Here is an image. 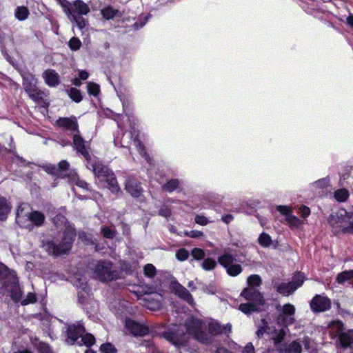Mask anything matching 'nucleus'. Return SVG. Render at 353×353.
I'll return each instance as SVG.
<instances>
[{"instance_id":"nucleus-1","label":"nucleus","mask_w":353,"mask_h":353,"mask_svg":"<svg viewBox=\"0 0 353 353\" xmlns=\"http://www.w3.org/2000/svg\"><path fill=\"white\" fill-rule=\"evenodd\" d=\"M223 333V325L216 321H212L207 325L203 321L188 318L183 325H180L174 332L166 331L163 336L175 345H184L190 337L199 343L210 345L214 336Z\"/></svg>"},{"instance_id":"nucleus-2","label":"nucleus","mask_w":353,"mask_h":353,"mask_svg":"<svg viewBox=\"0 0 353 353\" xmlns=\"http://www.w3.org/2000/svg\"><path fill=\"white\" fill-rule=\"evenodd\" d=\"M73 144L76 150L80 153L87 161L88 168L92 170L96 176H112L113 172L107 166L104 165L95 157H92L89 153V148L85 145V141L78 134L73 135Z\"/></svg>"},{"instance_id":"nucleus-3","label":"nucleus","mask_w":353,"mask_h":353,"mask_svg":"<svg viewBox=\"0 0 353 353\" xmlns=\"http://www.w3.org/2000/svg\"><path fill=\"white\" fill-rule=\"evenodd\" d=\"M76 236L75 230L68 227L63 232V236L61 243H57L53 241L43 242V248L49 253L59 256L66 253L71 248V245Z\"/></svg>"},{"instance_id":"nucleus-4","label":"nucleus","mask_w":353,"mask_h":353,"mask_svg":"<svg viewBox=\"0 0 353 353\" xmlns=\"http://www.w3.org/2000/svg\"><path fill=\"white\" fill-rule=\"evenodd\" d=\"M30 205L27 203L21 204L17 210L16 221L22 227H28L29 223H34L39 226L41 225L44 220V215L38 211L30 212Z\"/></svg>"},{"instance_id":"nucleus-5","label":"nucleus","mask_w":353,"mask_h":353,"mask_svg":"<svg viewBox=\"0 0 353 353\" xmlns=\"http://www.w3.org/2000/svg\"><path fill=\"white\" fill-rule=\"evenodd\" d=\"M85 328L81 322L69 325L67 329V336L65 341L68 344L72 345L80 336L81 337V342L87 346L90 347L95 343V338L91 334H85Z\"/></svg>"},{"instance_id":"nucleus-6","label":"nucleus","mask_w":353,"mask_h":353,"mask_svg":"<svg viewBox=\"0 0 353 353\" xmlns=\"http://www.w3.org/2000/svg\"><path fill=\"white\" fill-rule=\"evenodd\" d=\"M234 261L241 262L236 259V255L230 248L223 250V254L218 257V263L225 270L227 274L230 276L239 275L243 268L240 264L234 263Z\"/></svg>"},{"instance_id":"nucleus-7","label":"nucleus","mask_w":353,"mask_h":353,"mask_svg":"<svg viewBox=\"0 0 353 353\" xmlns=\"http://www.w3.org/2000/svg\"><path fill=\"white\" fill-rule=\"evenodd\" d=\"M91 268L93 270L94 278L101 281L106 282L115 280L119 276V272L113 269L112 263L110 261H99Z\"/></svg>"},{"instance_id":"nucleus-8","label":"nucleus","mask_w":353,"mask_h":353,"mask_svg":"<svg viewBox=\"0 0 353 353\" xmlns=\"http://www.w3.org/2000/svg\"><path fill=\"white\" fill-rule=\"evenodd\" d=\"M328 222L335 233L349 232V223H351V214L345 210L341 209L335 214H331Z\"/></svg>"},{"instance_id":"nucleus-9","label":"nucleus","mask_w":353,"mask_h":353,"mask_svg":"<svg viewBox=\"0 0 353 353\" xmlns=\"http://www.w3.org/2000/svg\"><path fill=\"white\" fill-rule=\"evenodd\" d=\"M23 86L28 96L34 101L39 102L43 99V92L37 86V79L30 72H24L22 74Z\"/></svg>"},{"instance_id":"nucleus-10","label":"nucleus","mask_w":353,"mask_h":353,"mask_svg":"<svg viewBox=\"0 0 353 353\" xmlns=\"http://www.w3.org/2000/svg\"><path fill=\"white\" fill-rule=\"evenodd\" d=\"M304 279L305 277L303 274L298 273L293 276L292 281L276 283L274 288L278 293L283 296H288L302 285Z\"/></svg>"},{"instance_id":"nucleus-11","label":"nucleus","mask_w":353,"mask_h":353,"mask_svg":"<svg viewBox=\"0 0 353 353\" xmlns=\"http://www.w3.org/2000/svg\"><path fill=\"white\" fill-rule=\"evenodd\" d=\"M279 311L278 322L282 325L288 326L294 323L295 307L293 305L288 303L283 306L277 307Z\"/></svg>"},{"instance_id":"nucleus-12","label":"nucleus","mask_w":353,"mask_h":353,"mask_svg":"<svg viewBox=\"0 0 353 353\" xmlns=\"http://www.w3.org/2000/svg\"><path fill=\"white\" fill-rule=\"evenodd\" d=\"M331 307L330 300L321 295H316L310 303L311 310L314 312H322L328 310Z\"/></svg>"},{"instance_id":"nucleus-13","label":"nucleus","mask_w":353,"mask_h":353,"mask_svg":"<svg viewBox=\"0 0 353 353\" xmlns=\"http://www.w3.org/2000/svg\"><path fill=\"white\" fill-rule=\"evenodd\" d=\"M56 124L59 128L74 132V134L80 132L77 119L74 116L70 117H60L57 120Z\"/></svg>"},{"instance_id":"nucleus-14","label":"nucleus","mask_w":353,"mask_h":353,"mask_svg":"<svg viewBox=\"0 0 353 353\" xmlns=\"http://www.w3.org/2000/svg\"><path fill=\"white\" fill-rule=\"evenodd\" d=\"M171 289L176 295L186 301L190 305L194 304V299L189 291L177 281L171 283Z\"/></svg>"},{"instance_id":"nucleus-15","label":"nucleus","mask_w":353,"mask_h":353,"mask_svg":"<svg viewBox=\"0 0 353 353\" xmlns=\"http://www.w3.org/2000/svg\"><path fill=\"white\" fill-rule=\"evenodd\" d=\"M125 328L133 335L143 336L148 334V327L141 325L136 321L126 319L125 322Z\"/></svg>"},{"instance_id":"nucleus-16","label":"nucleus","mask_w":353,"mask_h":353,"mask_svg":"<svg viewBox=\"0 0 353 353\" xmlns=\"http://www.w3.org/2000/svg\"><path fill=\"white\" fill-rule=\"evenodd\" d=\"M8 276L16 277L14 272L10 270L5 265L0 264V295L6 294L8 285H10Z\"/></svg>"},{"instance_id":"nucleus-17","label":"nucleus","mask_w":353,"mask_h":353,"mask_svg":"<svg viewBox=\"0 0 353 353\" xmlns=\"http://www.w3.org/2000/svg\"><path fill=\"white\" fill-rule=\"evenodd\" d=\"M241 295L246 300L252 301L256 305H263L264 300L260 292L254 288H247L244 289Z\"/></svg>"},{"instance_id":"nucleus-18","label":"nucleus","mask_w":353,"mask_h":353,"mask_svg":"<svg viewBox=\"0 0 353 353\" xmlns=\"http://www.w3.org/2000/svg\"><path fill=\"white\" fill-rule=\"evenodd\" d=\"M69 163L65 160H63L60 161L57 165L51 163H46L41 165V168L48 174L57 175L63 172L67 171L69 169Z\"/></svg>"},{"instance_id":"nucleus-19","label":"nucleus","mask_w":353,"mask_h":353,"mask_svg":"<svg viewBox=\"0 0 353 353\" xmlns=\"http://www.w3.org/2000/svg\"><path fill=\"white\" fill-rule=\"evenodd\" d=\"M8 281L10 282V285H8V288L6 290V294H10L11 299L14 302H19L21 299L22 292L19 286L17 278L8 276Z\"/></svg>"},{"instance_id":"nucleus-20","label":"nucleus","mask_w":353,"mask_h":353,"mask_svg":"<svg viewBox=\"0 0 353 353\" xmlns=\"http://www.w3.org/2000/svg\"><path fill=\"white\" fill-rule=\"evenodd\" d=\"M329 333L332 339L337 338V343L340 341V336L345 333L343 332V323L340 321H332L328 325Z\"/></svg>"},{"instance_id":"nucleus-21","label":"nucleus","mask_w":353,"mask_h":353,"mask_svg":"<svg viewBox=\"0 0 353 353\" xmlns=\"http://www.w3.org/2000/svg\"><path fill=\"white\" fill-rule=\"evenodd\" d=\"M68 10H66V8L63 9L68 19L71 22H74L80 30L84 28L87 25L88 22L82 17H78L77 15L74 14V13H72V4L70 2L68 6Z\"/></svg>"},{"instance_id":"nucleus-22","label":"nucleus","mask_w":353,"mask_h":353,"mask_svg":"<svg viewBox=\"0 0 353 353\" xmlns=\"http://www.w3.org/2000/svg\"><path fill=\"white\" fill-rule=\"evenodd\" d=\"M43 78L45 83L50 87H55L60 83L59 75L52 69L46 70L43 73Z\"/></svg>"},{"instance_id":"nucleus-23","label":"nucleus","mask_w":353,"mask_h":353,"mask_svg":"<svg viewBox=\"0 0 353 353\" xmlns=\"http://www.w3.org/2000/svg\"><path fill=\"white\" fill-rule=\"evenodd\" d=\"M126 190L134 197H138L142 192V188L134 178H129L125 181Z\"/></svg>"},{"instance_id":"nucleus-24","label":"nucleus","mask_w":353,"mask_h":353,"mask_svg":"<svg viewBox=\"0 0 353 353\" xmlns=\"http://www.w3.org/2000/svg\"><path fill=\"white\" fill-rule=\"evenodd\" d=\"M71 4L72 13L76 15H86L90 11L89 6L82 0H75Z\"/></svg>"},{"instance_id":"nucleus-25","label":"nucleus","mask_w":353,"mask_h":353,"mask_svg":"<svg viewBox=\"0 0 353 353\" xmlns=\"http://www.w3.org/2000/svg\"><path fill=\"white\" fill-rule=\"evenodd\" d=\"M10 210V203L5 197L0 195V221H3L7 219Z\"/></svg>"},{"instance_id":"nucleus-26","label":"nucleus","mask_w":353,"mask_h":353,"mask_svg":"<svg viewBox=\"0 0 353 353\" xmlns=\"http://www.w3.org/2000/svg\"><path fill=\"white\" fill-rule=\"evenodd\" d=\"M339 345L343 348L353 345V329H350L341 335Z\"/></svg>"},{"instance_id":"nucleus-27","label":"nucleus","mask_w":353,"mask_h":353,"mask_svg":"<svg viewBox=\"0 0 353 353\" xmlns=\"http://www.w3.org/2000/svg\"><path fill=\"white\" fill-rule=\"evenodd\" d=\"M353 279V270H345L337 274L336 281L339 284H344L346 282L350 283Z\"/></svg>"},{"instance_id":"nucleus-28","label":"nucleus","mask_w":353,"mask_h":353,"mask_svg":"<svg viewBox=\"0 0 353 353\" xmlns=\"http://www.w3.org/2000/svg\"><path fill=\"white\" fill-rule=\"evenodd\" d=\"M288 225L292 230L299 229L302 227L303 221L299 219L297 216L292 214H288L286 217Z\"/></svg>"},{"instance_id":"nucleus-29","label":"nucleus","mask_w":353,"mask_h":353,"mask_svg":"<svg viewBox=\"0 0 353 353\" xmlns=\"http://www.w3.org/2000/svg\"><path fill=\"white\" fill-rule=\"evenodd\" d=\"M285 335L286 331L283 328H281L279 330H275L274 335L272 336V339L276 348H279L281 343L283 341Z\"/></svg>"},{"instance_id":"nucleus-30","label":"nucleus","mask_w":353,"mask_h":353,"mask_svg":"<svg viewBox=\"0 0 353 353\" xmlns=\"http://www.w3.org/2000/svg\"><path fill=\"white\" fill-rule=\"evenodd\" d=\"M72 282L74 285L77 288H81L83 291H87L88 290L86 278L85 276L76 274L73 277Z\"/></svg>"},{"instance_id":"nucleus-31","label":"nucleus","mask_w":353,"mask_h":353,"mask_svg":"<svg viewBox=\"0 0 353 353\" xmlns=\"http://www.w3.org/2000/svg\"><path fill=\"white\" fill-rule=\"evenodd\" d=\"M29 14V10L26 6H19L15 10V17L20 21L26 19Z\"/></svg>"},{"instance_id":"nucleus-32","label":"nucleus","mask_w":353,"mask_h":353,"mask_svg":"<svg viewBox=\"0 0 353 353\" xmlns=\"http://www.w3.org/2000/svg\"><path fill=\"white\" fill-rule=\"evenodd\" d=\"M301 352H302V346L296 341H292L285 349V353H301Z\"/></svg>"},{"instance_id":"nucleus-33","label":"nucleus","mask_w":353,"mask_h":353,"mask_svg":"<svg viewBox=\"0 0 353 353\" xmlns=\"http://www.w3.org/2000/svg\"><path fill=\"white\" fill-rule=\"evenodd\" d=\"M258 242L262 247L268 248L271 245L272 241L271 236L268 234L263 232L259 236Z\"/></svg>"},{"instance_id":"nucleus-34","label":"nucleus","mask_w":353,"mask_h":353,"mask_svg":"<svg viewBox=\"0 0 353 353\" xmlns=\"http://www.w3.org/2000/svg\"><path fill=\"white\" fill-rule=\"evenodd\" d=\"M256 304L252 303H241L239 309L243 313L248 314L257 310Z\"/></svg>"},{"instance_id":"nucleus-35","label":"nucleus","mask_w":353,"mask_h":353,"mask_svg":"<svg viewBox=\"0 0 353 353\" xmlns=\"http://www.w3.org/2000/svg\"><path fill=\"white\" fill-rule=\"evenodd\" d=\"M216 261L210 257L205 259L201 263V267L205 271L212 270L216 268Z\"/></svg>"},{"instance_id":"nucleus-36","label":"nucleus","mask_w":353,"mask_h":353,"mask_svg":"<svg viewBox=\"0 0 353 353\" xmlns=\"http://www.w3.org/2000/svg\"><path fill=\"white\" fill-rule=\"evenodd\" d=\"M137 143V148L139 154L145 159V160L149 163L152 164V159L149 157L145 151V146L142 144V143L139 140L135 141Z\"/></svg>"},{"instance_id":"nucleus-37","label":"nucleus","mask_w":353,"mask_h":353,"mask_svg":"<svg viewBox=\"0 0 353 353\" xmlns=\"http://www.w3.org/2000/svg\"><path fill=\"white\" fill-rule=\"evenodd\" d=\"M334 197L338 201L343 202L349 197V192L346 189L341 188L335 191Z\"/></svg>"},{"instance_id":"nucleus-38","label":"nucleus","mask_w":353,"mask_h":353,"mask_svg":"<svg viewBox=\"0 0 353 353\" xmlns=\"http://www.w3.org/2000/svg\"><path fill=\"white\" fill-rule=\"evenodd\" d=\"M105 179L107 187L110 190L111 192L113 193L119 192L120 188L118 185L117 178H105Z\"/></svg>"},{"instance_id":"nucleus-39","label":"nucleus","mask_w":353,"mask_h":353,"mask_svg":"<svg viewBox=\"0 0 353 353\" xmlns=\"http://www.w3.org/2000/svg\"><path fill=\"white\" fill-rule=\"evenodd\" d=\"M247 282L250 286L249 288H254L255 286H259L262 283V280L259 275L253 274L248 278Z\"/></svg>"},{"instance_id":"nucleus-40","label":"nucleus","mask_w":353,"mask_h":353,"mask_svg":"<svg viewBox=\"0 0 353 353\" xmlns=\"http://www.w3.org/2000/svg\"><path fill=\"white\" fill-rule=\"evenodd\" d=\"M69 96L71 99L77 103H79L82 100V96L80 90L74 88H71L69 90Z\"/></svg>"},{"instance_id":"nucleus-41","label":"nucleus","mask_w":353,"mask_h":353,"mask_svg":"<svg viewBox=\"0 0 353 353\" xmlns=\"http://www.w3.org/2000/svg\"><path fill=\"white\" fill-rule=\"evenodd\" d=\"M34 345L40 353H52L50 347L46 343L39 341Z\"/></svg>"},{"instance_id":"nucleus-42","label":"nucleus","mask_w":353,"mask_h":353,"mask_svg":"<svg viewBox=\"0 0 353 353\" xmlns=\"http://www.w3.org/2000/svg\"><path fill=\"white\" fill-rule=\"evenodd\" d=\"M100 350L103 353H117L114 345L110 343H105L100 346Z\"/></svg>"},{"instance_id":"nucleus-43","label":"nucleus","mask_w":353,"mask_h":353,"mask_svg":"<svg viewBox=\"0 0 353 353\" xmlns=\"http://www.w3.org/2000/svg\"><path fill=\"white\" fill-rule=\"evenodd\" d=\"M117 10L111 7H107L101 10L103 17L106 19H112L117 14Z\"/></svg>"},{"instance_id":"nucleus-44","label":"nucleus","mask_w":353,"mask_h":353,"mask_svg":"<svg viewBox=\"0 0 353 353\" xmlns=\"http://www.w3.org/2000/svg\"><path fill=\"white\" fill-rule=\"evenodd\" d=\"M68 46L72 50L76 51L80 49L81 46V42L79 38L72 37L68 42Z\"/></svg>"},{"instance_id":"nucleus-45","label":"nucleus","mask_w":353,"mask_h":353,"mask_svg":"<svg viewBox=\"0 0 353 353\" xmlns=\"http://www.w3.org/2000/svg\"><path fill=\"white\" fill-rule=\"evenodd\" d=\"M88 92L90 94L94 97L97 96L100 92L99 85L95 83L90 82L88 83Z\"/></svg>"},{"instance_id":"nucleus-46","label":"nucleus","mask_w":353,"mask_h":353,"mask_svg":"<svg viewBox=\"0 0 353 353\" xmlns=\"http://www.w3.org/2000/svg\"><path fill=\"white\" fill-rule=\"evenodd\" d=\"M37 301V296L34 292H28L26 298L21 301L23 305H26L30 303H34Z\"/></svg>"},{"instance_id":"nucleus-47","label":"nucleus","mask_w":353,"mask_h":353,"mask_svg":"<svg viewBox=\"0 0 353 353\" xmlns=\"http://www.w3.org/2000/svg\"><path fill=\"white\" fill-rule=\"evenodd\" d=\"M189 252L185 248H181L176 252V258L180 261H184L189 257Z\"/></svg>"},{"instance_id":"nucleus-48","label":"nucleus","mask_w":353,"mask_h":353,"mask_svg":"<svg viewBox=\"0 0 353 353\" xmlns=\"http://www.w3.org/2000/svg\"><path fill=\"white\" fill-rule=\"evenodd\" d=\"M179 185V181L176 179H172L165 185H163V189L168 191H174Z\"/></svg>"},{"instance_id":"nucleus-49","label":"nucleus","mask_w":353,"mask_h":353,"mask_svg":"<svg viewBox=\"0 0 353 353\" xmlns=\"http://www.w3.org/2000/svg\"><path fill=\"white\" fill-rule=\"evenodd\" d=\"M144 274L148 277L153 278L156 275V268L151 263L145 265Z\"/></svg>"},{"instance_id":"nucleus-50","label":"nucleus","mask_w":353,"mask_h":353,"mask_svg":"<svg viewBox=\"0 0 353 353\" xmlns=\"http://www.w3.org/2000/svg\"><path fill=\"white\" fill-rule=\"evenodd\" d=\"M191 255L195 260H201L205 257V252L201 248H194L191 251Z\"/></svg>"},{"instance_id":"nucleus-51","label":"nucleus","mask_w":353,"mask_h":353,"mask_svg":"<svg viewBox=\"0 0 353 353\" xmlns=\"http://www.w3.org/2000/svg\"><path fill=\"white\" fill-rule=\"evenodd\" d=\"M102 234L107 239H113L116 234V231L108 227H104L101 229Z\"/></svg>"},{"instance_id":"nucleus-52","label":"nucleus","mask_w":353,"mask_h":353,"mask_svg":"<svg viewBox=\"0 0 353 353\" xmlns=\"http://www.w3.org/2000/svg\"><path fill=\"white\" fill-rule=\"evenodd\" d=\"M276 210L285 216V218L288 214H292V210L287 205H278Z\"/></svg>"},{"instance_id":"nucleus-53","label":"nucleus","mask_w":353,"mask_h":353,"mask_svg":"<svg viewBox=\"0 0 353 353\" xmlns=\"http://www.w3.org/2000/svg\"><path fill=\"white\" fill-rule=\"evenodd\" d=\"M194 221L196 223L199 224L201 225H206L208 224V223H210V221L205 216L199 214L195 216Z\"/></svg>"},{"instance_id":"nucleus-54","label":"nucleus","mask_w":353,"mask_h":353,"mask_svg":"<svg viewBox=\"0 0 353 353\" xmlns=\"http://www.w3.org/2000/svg\"><path fill=\"white\" fill-rule=\"evenodd\" d=\"M328 183L329 181L327 180V178H321V179L316 181L314 183V185L316 186V188L323 189L325 188H327Z\"/></svg>"},{"instance_id":"nucleus-55","label":"nucleus","mask_w":353,"mask_h":353,"mask_svg":"<svg viewBox=\"0 0 353 353\" xmlns=\"http://www.w3.org/2000/svg\"><path fill=\"white\" fill-rule=\"evenodd\" d=\"M70 179H71V181H70V183H75L77 185H78L82 188H87L88 184L85 181L80 180L79 178H70Z\"/></svg>"},{"instance_id":"nucleus-56","label":"nucleus","mask_w":353,"mask_h":353,"mask_svg":"<svg viewBox=\"0 0 353 353\" xmlns=\"http://www.w3.org/2000/svg\"><path fill=\"white\" fill-rule=\"evenodd\" d=\"M299 211L303 219L307 218L310 214V209L305 205H301L299 208Z\"/></svg>"},{"instance_id":"nucleus-57","label":"nucleus","mask_w":353,"mask_h":353,"mask_svg":"<svg viewBox=\"0 0 353 353\" xmlns=\"http://www.w3.org/2000/svg\"><path fill=\"white\" fill-rule=\"evenodd\" d=\"M148 17H149L148 16V17H144L143 18H140L137 22L134 23V28L139 29V28H142L146 23Z\"/></svg>"},{"instance_id":"nucleus-58","label":"nucleus","mask_w":353,"mask_h":353,"mask_svg":"<svg viewBox=\"0 0 353 353\" xmlns=\"http://www.w3.org/2000/svg\"><path fill=\"white\" fill-rule=\"evenodd\" d=\"M241 353H255V349L252 343H248L243 348Z\"/></svg>"},{"instance_id":"nucleus-59","label":"nucleus","mask_w":353,"mask_h":353,"mask_svg":"<svg viewBox=\"0 0 353 353\" xmlns=\"http://www.w3.org/2000/svg\"><path fill=\"white\" fill-rule=\"evenodd\" d=\"M159 214L162 216H164V217H168L171 215V212L170 210L165 206H163L162 207L160 210H159Z\"/></svg>"},{"instance_id":"nucleus-60","label":"nucleus","mask_w":353,"mask_h":353,"mask_svg":"<svg viewBox=\"0 0 353 353\" xmlns=\"http://www.w3.org/2000/svg\"><path fill=\"white\" fill-rule=\"evenodd\" d=\"M79 239H81L83 242H85L86 243H92V241L89 238L88 235L84 232H79Z\"/></svg>"},{"instance_id":"nucleus-61","label":"nucleus","mask_w":353,"mask_h":353,"mask_svg":"<svg viewBox=\"0 0 353 353\" xmlns=\"http://www.w3.org/2000/svg\"><path fill=\"white\" fill-rule=\"evenodd\" d=\"M190 234H189V237L191 238H199L203 235L202 232L198 230H190Z\"/></svg>"},{"instance_id":"nucleus-62","label":"nucleus","mask_w":353,"mask_h":353,"mask_svg":"<svg viewBox=\"0 0 353 353\" xmlns=\"http://www.w3.org/2000/svg\"><path fill=\"white\" fill-rule=\"evenodd\" d=\"M1 151H7L10 153H12V154H14L16 157L17 158H19V157H18L16 154V151H15V148H12L11 147L10 149L8 150L6 148H5L4 146H3L2 145L0 144V152Z\"/></svg>"},{"instance_id":"nucleus-63","label":"nucleus","mask_w":353,"mask_h":353,"mask_svg":"<svg viewBox=\"0 0 353 353\" xmlns=\"http://www.w3.org/2000/svg\"><path fill=\"white\" fill-rule=\"evenodd\" d=\"M89 77V74L85 70H81L79 72V79L80 80H86Z\"/></svg>"},{"instance_id":"nucleus-64","label":"nucleus","mask_w":353,"mask_h":353,"mask_svg":"<svg viewBox=\"0 0 353 353\" xmlns=\"http://www.w3.org/2000/svg\"><path fill=\"white\" fill-rule=\"evenodd\" d=\"M233 220V216L231 214H226L222 216V221L225 223H229Z\"/></svg>"}]
</instances>
